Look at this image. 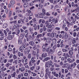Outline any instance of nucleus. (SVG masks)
<instances>
[{"label": "nucleus", "mask_w": 79, "mask_h": 79, "mask_svg": "<svg viewBox=\"0 0 79 79\" xmlns=\"http://www.w3.org/2000/svg\"><path fill=\"white\" fill-rule=\"evenodd\" d=\"M64 56H65V59H67V57H69V55L68 54V53H67L66 54L64 53Z\"/></svg>", "instance_id": "obj_5"}, {"label": "nucleus", "mask_w": 79, "mask_h": 79, "mask_svg": "<svg viewBox=\"0 0 79 79\" xmlns=\"http://www.w3.org/2000/svg\"><path fill=\"white\" fill-rule=\"evenodd\" d=\"M56 30H60V28L58 27H56L55 28Z\"/></svg>", "instance_id": "obj_36"}, {"label": "nucleus", "mask_w": 79, "mask_h": 79, "mask_svg": "<svg viewBox=\"0 0 79 79\" xmlns=\"http://www.w3.org/2000/svg\"><path fill=\"white\" fill-rule=\"evenodd\" d=\"M4 69V66L2 67V68L1 69V71H2V72L3 71Z\"/></svg>", "instance_id": "obj_57"}, {"label": "nucleus", "mask_w": 79, "mask_h": 79, "mask_svg": "<svg viewBox=\"0 0 79 79\" xmlns=\"http://www.w3.org/2000/svg\"><path fill=\"white\" fill-rule=\"evenodd\" d=\"M10 69L12 70V71H15V67L14 66H13L12 67H10Z\"/></svg>", "instance_id": "obj_11"}, {"label": "nucleus", "mask_w": 79, "mask_h": 79, "mask_svg": "<svg viewBox=\"0 0 79 79\" xmlns=\"http://www.w3.org/2000/svg\"><path fill=\"white\" fill-rule=\"evenodd\" d=\"M3 33L5 34V35L6 36H7L8 35L7 34V32L6 31V30H4Z\"/></svg>", "instance_id": "obj_22"}, {"label": "nucleus", "mask_w": 79, "mask_h": 79, "mask_svg": "<svg viewBox=\"0 0 79 79\" xmlns=\"http://www.w3.org/2000/svg\"><path fill=\"white\" fill-rule=\"evenodd\" d=\"M25 70V68L24 67H22L21 69V72H23Z\"/></svg>", "instance_id": "obj_28"}, {"label": "nucleus", "mask_w": 79, "mask_h": 79, "mask_svg": "<svg viewBox=\"0 0 79 79\" xmlns=\"http://www.w3.org/2000/svg\"><path fill=\"white\" fill-rule=\"evenodd\" d=\"M54 69L53 68H51L50 69V70L51 71H53Z\"/></svg>", "instance_id": "obj_62"}, {"label": "nucleus", "mask_w": 79, "mask_h": 79, "mask_svg": "<svg viewBox=\"0 0 79 79\" xmlns=\"http://www.w3.org/2000/svg\"><path fill=\"white\" fill-rule=\"evenodd\" d=\"M40 68V66H36V69L37 70H39Z\"/></svg>", "instance_id": "obj_32"}, {"label": "nucleus", "mask_w": 79, "mask_h": 79, "mask_svg": "<svg viewBox=\"0 0 79 79\" xmlns=\"http://www.w3.org/2000/svg\"><path fill=\"white\" fill-rule=\"evenodd\" d=\"M18 44H21L22 43V41L21 40H19L18 41Z\"/></svg>", "instance_id": "obj_21"}, {"label": "nucleus", "mask_w": 79, "mask_h": 79, "mask_svg": "<svg viewBox=\"0 0 79 79\" xmlns=\"http://www.w3.org/2000/svg\"><path fill=\"white\" fill-rule=\"evenodd\" d=\"M54 51H55L54 50L51 49L49 51V52L51 53V54H53V53L54 52Z\"/></svg>", "instance_id": "obj_14"}, {"label": "nucleus", "mask_w": 79, "mask_h": 79, "mask_svg": "<svg viewBox=\"0 0 79 79\" xmlns=\"http://www.w3.org/2000/svg\"><path fill=\"white\" fill-rule=\"evenodd\" d=\"M39 16L40 18L43 17V15H42V13L40 14L39 15Z\"/></svg>", "instance_id": "obj_47"}, {"label": "nucleus", "mask_w": 79, "mask_h": 79, "mask_svg": "<svg viewBox=\"0 0 79 79\" xmlns=\"http://www.w3.org/2000/svg\"><path fill=\"white\" fill-rule=\"evenodd\" d=\"M52 74H53L54 76H55L56 74V72H52Z\"/></svg>", "instance_id": "obj_40"}, {"label": "nucleus", "mask_w": 79, "mask_h": 79, "mask_svg": "<svg viewBox=\"0 0 79 79\" xmlns=\"http://www.w3.org/2000/svg\"><path fill=\"white\" fill-rule=\"evenodd\" d=\"M68 37V35H65V39H67Z\"/></svg>", "instance_id": "obj_59"}, {"label": "nucleus", "mask_w": 79, "mask_h": 79, "mask_svg": "<svg viewBox=\"0 0 79 79\" xmlns=\"http://www.w3.org/2000/svg\"><path fill=\"white\" fill-rule=\"evenodd\" d=\"M13 61V59H9L8 60V62L9 63H12Z\"/></svg>", "instance_id": "obj_18"}, {"label": "nucleus", "mask_w": 79, "mask_h": 79, "mask_svg": "<svg viewBox=\"0 0 79 79\" xmlns=\"http://www.w3.org/2000/svg\"><path fill=\"white\" fill-rule=\"evenodd\" d=\"M54 34H56V33H54V34L53 33H52V34H51V37H54L56 35H55Z\"/></svg>", "instance_id": "obj_31"}, {"label": "nucleus", "mask_w": 79, "mask_h": 79, "mask_svg": "<svg viewBox=\"0 0 79 79\" xmlns=\"http://www.w3.org/2000/svg\"><path fill=\"white\" fill-rule=\"evenodd\" d=\"M48 45V44L46 43L45 44H44L42 47V48H44L45 47H47Z\"/></svg>", "instance_id": "obj_15"}, {"label": "nucleus", "mask_w": 79, "mask_h": 79, "mask_svg": "<svg viewBox=\"0 0 79 79\" xmlns=\"http://www.w3.org/2000/svg\"><path fill=\"white\" fill-rule=\"evenodd\" d=\"M36 24H34L33 25V27H34V29L35 30H36L37 28V27L36 26Z\"/></svg>", "instance_id": "obj_10"}, {"label": "nucleus", "mask_w": 79, "mask_h": 79, "mask_svg": "<svg viewBox=\"0 0 79 79\" xmlns=\"http://www.w3.org/2000/svg\"><path fill=\"white\" fill-rule=\"evenodd\" d=\"M14 35H13L12 36L11 35H10L8 36L7 39L8 40H11L12 38V37H14Z\"/></svg>", "instance_id": "obj_4"}, {"label": "nucleus", "mask_w": 79, "mask_h": 79, "mask_svg": "<svg viewBox=\"0 0 79 79\" xmlns=\"http://www.w3.org/2000/svg\"><path fill=\"white\" fill-rule=\"evenodd\" d=\"M56 48V45H54L52 47V48L53 49H55Z\"/></svg>", "instance_id": "obj_48"}, {"label": "nucleus", "mask_w": 79, "mask_h": 79, "mask_svg": "<svg viewBox=\"0 0 79 79\" xmlns=\"http://www.w3.org/2000/svg\"><path fill=\"white\" fill-rule=\"evenodd\" d=\"M13 58L15 60L17 59V57L15 55H14L13 56Z\"/></svg>", "instance_id": "obj_23"}, {"label": "nucleus", "mask_w": 79, "mask_h": 79, "mask_svg": "<svg viewBox=\"0 0 79 79\" xmlns=\"http://www.w3.org/2000/svg\"><path fill=\"white\" fill-rule=\"evenodd\" d=\"M7 75H8V74L7 73L2 74V76L3 77H4L5 76H7Z\"/></svg>", "instance_id": "obj_29"}, {"label": "nucleus", "mask_w": 79, "mask_h": 79, "mask_svg": "<svg viewBox=\"0 0 79 79\" xmlns=\"http://www.w3.org/2000/svg\"><path fill=\"white\" fill-rule=\"evenodd\" d=\"M8 23H5L3 24V28H5L8 27Z\"/></svg>", "instance_id": "obj_6"}, {"label": "nucleus", "mask_w": 79, "mask_h": 79, "mask_svg": "<svg viewBox=\"0 0 79 79\" xmlns=\"http://www.w3.org/2000/svg\"><path fill=\"white\" fill-rule=\"evenodd\" d=\"M43 32V29L42 28H40V33H42Z\"/></svg>", "instance_id": "obj_37"}, {"label": "nucleus", "mask_w": 79, "mask_h": 79, "mask_svg": "<svg viewBox=\"0 0 79 79\" xmlns=\"http://www.w3.org/2000/svg\"><path fill=\"white\" fill-rule=\"evenodd\" d=\"M29 44L31 45V46H33L34 44V43L33 41H31L29 42Z\"/></svg>", "instance_id": "obj_25"}, {"label": "nucleus", "mask_w": 79, "mask_h": 79, "mask_svg": "<svg viewBox=\"0 0 79 79\" xmlns=\"http://www.w3.org/2000/svg\"><path fill=\"white\" fill-rule=\"evenodd\" d=\"M23 28L24 30H25V29H27V27L25 26H23Z\"/></svg>", "instance_id": "obj_60"}, {"label": "nucleus", "mask_w": 79, "mask_h": 79, "mask_svg": "<svg viewBox=\"0 0 79 79\" xmlns=\"http://www.w3.org/2000/svg\"><path fill=\"white\" fill-rule=\"evenodd\" d=\"M52 43L55 44L56 42V39H54L52 40Z\"/></svg>", "instance_id": "obj_17"}, {"label": "nucleus", "mask_w": 79, "mask_h": 79, "mask_svg": "<svg viewBox=\"0 0 79 79\" xmlns=\"http://www.w3.org/2000/svg\"><path fill=\"white\" fill-rule=\"evenodd\" d=\"M16 74V73L15 72H14L12 74V75H11L12 77H15Z\"/></svg>", "instance_id": "obj_20"}, {"label": "nucleus", "mask_w": 79, "mask_h": 79, "mask_svg": "<svg viewBox=\"0 0 79 79\" xmlns=\"http://www.w3.org/2000/svg\"><path fill=\"white\" fill-rule=\"evenodd\" d=\"M10 3L11 5H13L15 4V2L14 0H12L10 1Z\"/></svg>", "instance_id": "obj_12"}, {"label": "nucleus", "mask_w": 79, "mask_h": 79, "mask_svg": "<svg viewBox=\"0 0 79 79\" xmlns=\"http://www.w3.org/2000/svg\"><path fill=\"white\" fill-rule=\"evenodd\" d=\"M31 73V76H33V77H35L36 76L37 74L35 73H33V72H32Z\"/></svg>", "instance_id": "obj_16"}, {"label": "nucleus", "mask_w": 79, "mask_h": 79, "mask_svg": "<svg viewBox=\"0 0 79 79\" xmlns=\"http://www.w3.org/2000/svg\"><path fill=\"white\" fill-rule=\"evenodd\" d=\"M73 36L76 37L77 35V33H76V32H74V33H73Z\"/></svg>", "instance_id": "obj_58"}, {"label": "nucleus", "mask_w": 79, "mask_h": 79, "mask_svg": "<svg viewBox=\"0 0 79 79\" xmlns=\"http://www.w3.org/2000/svg\"><path fill=\"white\" fill-rule=\"evenodd\" d=\"M72 41H73L72 43H73V44H74L75 43H76V40H75V38H73V39Z\"/></svg>", "instance_id": "obj_27"}, {"label": "nucleus", "mask_w": 79, "mask_h": 79, "mask_svg": "<svg viewBox=\"0 0 79 79\" xmlns=\"http://www.w3.org/2000/svg\"><path fill=\"white\" fill-rule=\"evenodd\" d=\"M47 53H43L42 54V57H40V59H41V60H42V59H43V57H45L47 56Z\"/></svg>", "instance_id": "obj_3"}, {"label": "nucleus", "mask_w": 79, "mask_h": 79, "mask_svg": "<svg viewBox=\"0 0 79 79\" xmlns=\"http://www.w3.org/2000/svg\"><path fill=\"white\" fill-rule=\"evenodd\" d=\"M57 3V0H54V2L53 4L54 5H55Z\"/></svg>", "instance_id": "obj_49"}, {"label": "nucleus", "mask_w": 79, "mask_h": 79, "mask_svg": "<svg viewBox=\"0 0 79 79\" xmlns=\"http://www.w3.org/2000/svg\"><path fill=\"white\" fill-rule=\"evenodd\" d=\"M33 21L34 22H35L36 21V19L35 18L33 19Z\"/></svg>", "instance_id": "obj_61"}, {"label": "nucleus", "mask_w": 79, "mask_h": 79, "mask_svg": "<svg viewBox=\"0 0 79 79\" xmlns=\"http://www.w3.org/2000/svg\"><path fill=\"white\" fill-rule=\"evenodd\" d=\"M71 73L69 72L67 74V75H66V77H67V76H69L70 77L71 76Z\"/></svg>", "instance_id": "obj_26"}, {"label": "nucleus", "mask_w": 79, "mask_h": 79, "mask_svg": "<svg viewBox=\"0 0 79 79\" xmlns=\"http://www.w3.org/2000/svg\"><path fill=\"white\" fill-rule=\"evenodd\" d=\"M43 76H44V74L42 72L41 73L40 77H43Z\"/></svg>", "instance_id": "obj_46"}, {"label": "nucleus", "mask_w": 79, "mask_h": 79, "mask_svg": "<svg viewBox=\"0 0 79 79\" xmlns=\"http://www.w3.org/2000/svg\"><path fill=\"white\" fill-rule=\"evenodd\" d=\"M10 65V64L9 63H7L6 65V66L7 67H8Z\"/></svg>", "instance_id": "obj_35"}, {"label": "nucleus", "mask_w": 79, "mask_h": 79, "mask_svg": "<svg viewBox=\"0 0 79 79\" xmlns=\"http://www.w3.org/2000/svg\"><path fill=\"white\" fill-rule=\"evenodd\" d=\"M47 36L49 37H51V34L50 33H48Z\"/></svg>", "instance_id": "obj_54"}, {"label": "nucleus", "mask_w": 79, "mask_h": 79, "mask_svg": "<svg viewBox=\"0 0 79 79\" xmlns=\"http://www.w3.org/2000/svg\"><path fill=\"white\" fill-rule=\"evenodd\" d=\"M62 51L64 52H68V51L67 49H62Z\"/></svg>", "instance_id": "obj_24"}, {"label": "nucleus", "mask_w": 79, "mask_h": 79, "mask_svg": "<svg viewBox=\"0 0 79 79\" xmlns=\"http://www.w3.org/2000/svg\"><path fill=\"white\" fill-rule=\"evenodd\" d=\"M61 55V52L60 51L58 52V55L60 56Z\"/></svg>", "instance_id": "obj_52"}, {"label": "nucleus", "mask_w": 79, "mask_h": 79, "mask_svg": "<svg viewBox=\"0 0 79 79\" xmlns=\"http://www.w3.org/2000/svg\"><path fill=\"white\" fill-rule=\"evenodd\" d=\"M69 54L71 55H72L73 54V51H69Z\"/></svg>", "instance_id": "obj_39"}, {"label": "nucleus", "mask_w": 79, "mask_h": 79, "mask_svg": "<svg viewBox=\"0 0 79 79\" xmlns=\"http://www.w3.org/2000/svg\"><path fill=\"white\" fill-rule=\"evenodd\" d=\"M30 50L29 49L28 50L27 49H26L25 50V53H26L27 52H30Z\"/></svg>", "instance_id": "obj_19"}, {"label": "nucleus", "mask_w": 79, "mask_h": 79, "mask_svg": "<svg viewBox=\"0 0 79 79\" xmlns=\"http://www.w3.org/2000/svg\"><path fill=\"white\" fill-rule=\"evenodd\" d=\"M39 14H35V16L38 18H39Z\"/></svg>", "instance_id": "obj_38"}, {"label": "nucleus", "mask_w": 79, "mask_h": 79, "mask_svg": "<svg viewBox=\"0 0 79 79\" xmlns=\"http://www.w3.org/2000/svg\"><path fill=\"white\" fill-rule=\"evenodd\" d=\"M9 11H10L8 10V9H6V13L8 14Z\"/></svg>", "instance_id": "obj_50"}, {"label": "nucleus", "mask_w": 79, "mask_h": 79, "mask_svg": "<svg viewBox=\"0 0 79 79\" xmlns=\"http://www.w3.org/2000/svg\"><path fill=\"white\" fill-rule=\"evenodd\" d=\"M69 47V45H66L65 47V48L66 49L68 48V50H69L70 48H68Z\"/></svg>", "instance_id": "obj_44"}, {"label": "nucleus", "mask_w": 79, "mask_h": 79, "mask_svg": "<svg viewBox=\"0 0 79 79\" xmlns=\"http://www.w3.org/2000/svg\"><path fill=\"white\" fill-rule=\"evenodd\" d=\"M50 57H47L44 58V60L45 61L48 60H50Z\"/></svg>", "instance_id": "obj_34"}, {"label": "nucleus", "mask_w": 79, "mask_h": 79, "mask_svg": "<svg viewBox=\"0 0 79 79\" xmlns=\"http://www.w3.org/2000/svg\"><path fill=\"white\" fill-rule=\"evenodd\" d=\"M29 66H30V67H31V66H33V63L32 62L31 60H30L29 61Z\"/></svg>", "instance_id": "obj_8"}, {"label": "nucleus", "mask_w": 79, "mask_h": 79, "mask_svg": "<svg viewBox=\"0 0 79 79\" xmlns=\"http://www.w3.org/2000/svg\"><path fill=\"white\" fill-rule=\"evenodd\" d=\"M28 3H25L24 5V7H27L28 6Z\"/></svg>", "instance_id": "obj_30"}, {"label": "nucleus", "mask_w": 79, "mask_h": 79, "mask_svg": "<svg viewBox=\"0 0 79 79\" xmlns=\"http://www.w3.org/2000/svg\"><path fill=\"white\" fill-rule=\"evenodd\" d=\"M31 54H29L28 56V58H31Z\"/></svg>", "instance_id": "obj_42"}, {"label": "nucleus", "mask_w": 79, "mask_h": 79, "mask_svg": "<svg viewBox=\"0 0 79 79\" xmlns=\"http://www.w3.org/2000/svg\"><path fill=\"white\" fill-rule=\"evenodd\" d=\"M9 11H10V12H9V17H11V15L12 11L10 10V9H9Z\"/></svg>", "instance_id": "obj_13"}, {"label": "nucleus", "mask_w": 79, "mask_h": 79, "mask_svg": "<svg viewBox=\"0 0 79 79\" xmlns=\"http://www.w3.org/2000/svg\"><path fill=\"white\" fill-rule=\"evenodd\" d=\"M53 64V62L51 61L50 60V61H48L47 63L46 66L48 67H49L50 66H52Z\"/></svg>", "instance_id": "obj_1"}, {"label": "nucleus", "mask_w": 79, "mask_h": 79, "mask_svg": "<svg viewBox=\"0 0 79 79\" xmlns=\"http://www.w3.org/2000/svg\"><path fill=\"white\" fill-rule=\"evenodd\" d=\"M7 48V46H5V47L4 48H3L4 50H6Z\"/></svg>", "instance_id": "obj_45"}, {"label": "nucleus", "mask_w": 79, "mask_h": 79, "mask_svg": "<svg viewBox=\"0 0 79 79\" xmlns=\"http://www.w3.org/2000/svg\"><path fill=\"white\" fill-rule=\"evenodd\" d=\"M68 72V70L67 69H65V73L66 74Z\"/></svg>", "instance_id": "obj_56"}, {"label": "nucleus", "mask_w": 79, "mask_h": 79, "mask_svg": "<svg viewBox=\"0 0 79 79\" xmlns=\"http://www.w3.org/2000/svg\"><path fill=\"white\" fill-rule=\"evenodd\" d=\"M21 79H28L27 77H23L21 78Z\"/></svg>", "instance_id": "obj_55"}, {"label": "nucleus", "mask_w": 79, "mask_h": 79, "mask_svg": "<svg viewBox=\"0 0 79 79\" xmlns=\"http://www.w3.org/2000/svg\"><path fill=\"white\" fill-rule=\"evenodd\" d=\"M4 57H2L0 59V62L1 63H3L4 62Z\"/></svg>", "instance_id": "obj_9"}, {"label": "nucleus", "mask_w": 79, "mask_h": 79, "mask_svg": "<svg viewBox=\"0 0 79 79\" xmlns=\"http://www.w3.org/2000/svg\"><path fill=\"white\" fill-rule=\"evenodd\" d=\"M33 22L32 21V20H31L30 21V24L31 25V26H32L33 25V24H31V23Z\"/></svg>", "instance_id": "obj_51"}, {"label": "nucleus", "mask_w": 79, "mask_h": 79, "mask_svg": "<svg viewBox=\"0 0 79 79\" xmlns=\"http://www.w3.org/2000/svg\"><path fill=\"white\" fill-rule=\"evenodd\" d=\"M78 10L77 9H75V10H74V12L75 13H76L78 12Z\"/></svg>", "instance_id": "obj_43"}, {"label": "nucleus", "mask_w": 79, "mask_h": 79, "mask_svg": "<svg viewBox=\"0 0 79 79\" xmlns=\"http://www.w3.org/2000/svg\"><path fill=\"white\" fill-rule=\"evenodd\" d=\"M46 15L48 16H50V14L48 13V12H47L46 13Z\"/></svg>", "instance_id": "obj_53"}, {"label": "nucleus", "mask_w": 79, "mask_h": 79, "mask_svg": "<svg viewBox=\"0 0 79 79\" xmlns=\"http://www.w3.org/2000/svg\"><path fill=\"white\" fill-rule=\"evenodd\" d=\"M24 36H25V35L24 34H22L20 35L19 37L20 39H21V40L22 39H23L24 37Z\"/></svg>", "instance_id": "obj_7"}, {"label": "nucleus", "mask_w": 79, "mask_h": 79, "mask_svg": "<svg viewBox=\"0 0 79 79\" xmlns=\"http://www.w3.org/2000/svg\"><path fill=\"white\" fill-rule=\"evenodd\" d=\"M48 21H49V22L48 21H47L45 23V24H47L46 25V26L47 27H48V25H49V22H51L52 21L51 19H49Z\"/></svg>", "instance_id": "obj_2"}, {"label": "nucleus", "mask_w": 79, "mask_h": 79, "mask_svg": "<svg viewBox=\"0 0 79 79\" xmlns=\"http://www.w3.org/2000/svg\"><path fill=\"white\" fill-rule=\"evenodd\" d=\"M11 75H9L8 76V79H10L11 78Z\"/></svg>", "instance_id": "obj_63"}, {"label": "nucleus", "mask_w": 79, "mask_h": 79, "mask_svg": "<svg viewBox=\"0 0 79 79\" xmlns=\"http://www.w3.org/2000/svg\"><path fill=\"white\" fill-rule=\"evenodd\" d=\"M7 59H4V63H7Z\"/></svg>", "instance_id": "obj_41"}, {"label": "nucleus", "mask_w": 79, "mask_h": 79, "mask_svg": "<svg viewBox=\"0 0 79 79\" xmlns=\"http://www.w3.org/2000/svg\"><path fill=\"white\" fill-rule=\"evenodd\" d=\"M68 64H64V66L66 67H67L68 66Z\"/></svg>", "instance_id": "obj_64"}, {"label": "nucleus", "mask_w": 79, "mask_h": 79, "mask_svg": "<svg viewBox=\"0 0 79 79\" xmlns=\"http://www.w3.org/2000/svg\"><path fill=\"white\" fill-rule=\"evenodd\" d=\"M28 75V73H25L24 74V76L26 77H27Z\"/></svg>", "instance_id": "obj_33"}]
</instances>
